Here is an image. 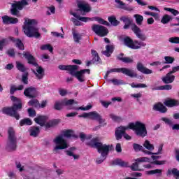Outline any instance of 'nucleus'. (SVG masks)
I'll list each match as a JSON object with an SVG mask.
<instances>
[{
  "instance_id": "1",
  "label": "nucleus",
  "mask_w": 179,
  "mask_h": 179,
  "mask_svg": "<svg viewBox=\"0 0 179 179\" xmlns=\"http://www.w3.org/2000/svg\"><path fill=\"white\" fill-rule=\"evenodd\" d=\"M132 129L137 136L145 138L148 135V130L146 129V124L142 122L137 121L134 123H129L128 126H120L115 130V138L117 141L122 138V136L126 141H131L132 138L131 136L125 133V131Z\"/></svg>"
},
{
  "instance_id": "2",
  "label": "nucleus",
  "mask_w": 179,
  "mask_h": 179,
  "mask_svg": "<svg viewBox=\"0 0 179 179\" xmlns=\"http://www.w3.org/2000/svg\"><path fill=\"white\" fill-rule=\"evenodd\" d=\"M87 145L97 149L99 153L101 154V157L96 159V163L97 164H101L107 159V155H108V152H110V145H106L101 142H99V138H92L90 142L87 143Z\"/></svg>"
},
{
  "instance_id": "3",
  "label": "nucleus",
  "mask_w": 179,
  "mask_h": 179,
  "mask_svg": "<svg viewBox=\"0 0 179 179\" xmlns=\"http://www.w3.org/2000/svg\"><path fill=\"white\" fill-rule=\"evenodd\" d=\"M65 138H73L75 137V133L72 130H66L64 132L63 136H57L54 140L53 143L55 146L53 148L54 153H58L59 150H64V149H68L69 148V144L66 140L64 139Z\"/></svg>"
},
{
  "instance_id": "4",
  "label": "nucleus",
  "mask_w": 179,
  "mask_h": 179,
  "mask_svg": "<svg viewBox=\"0 0 179 179\" xmlns=\"http://www.w3.org/2000/svg\"><path fill=\"white\" fill-rule=\"evenodd\" d=\"M36 24H37V21L36 20L25 19L23 26V31L27 37H36V38L40 37L38 28H37Z\"/></svg>"
},
{
  "instance_id": "5",
  "label": "nucleus",
  "mask_w": 179,
  "mask_h": 179,
  "mask_svg": "<svg viewBox=\"0 0 179 179\" xmlns=\"http://www.w3.org/2000/svg\"><path fill=\"white\" fill-rule=\"evenodd\" d=\"M10 99L13 101V107L11 108H3L2 111L4 114L10 115V117H15L16 120H19L20 116L17 113V110H22V101L20 99L15 96H11Z\"/></svg>"
},
{
  "instance_id": "6",
  "label": "nucleus",
  "mask_w": 179,
  "mask_h": 179,
  "mask_svg": "<svg viewBox=\"0 0 179 179\" xmlns=\"http://www.w3.org/2000/svg\"><path fill=\"white\" fill-rule=\"evenodd\" d=\"M78 6L79 10H77V13H72L71 15L76 17L78 20L81 22H89L90 20H94L93 18L87 17H80L79 13H81L83 16L86 15V13L90 12V6L86 1H80L78 3Z\"/></svg>"
},
{
  "instance_id": "7",
  "label": "nucleus",
  "mask_w": 179,
  "mask_h": 179,
  "mask_svg": "<svg viewBox=\"0 0 179 179\" xmlns=\"http://www.w3.org/2000/svg\"><path fill=\"white\" fill-rule=\"evenodd\" d=\"M24 57L27 59L28 64H30L31 65H33L36 69H31V71L35 75L36 79L41 80L43 78H44V69L43 67L38 66V64H37V62L36 61V59L30 55L29 52H24Z\"/></svg>"
},
{
  "instance_id": "8",
  "label": "nucleus",
  "mask_w": 179,
  "mask_h": 179,
  "mask_svg": "<svg viewBox=\"0 0 179 179\" xmlns=\"http://www.w3.org/2000/svg\"><path fill=\"white\" fill-rule=\"evenodd\" d=\"M16 141L17 138L16 134H15V129L10 127L8 129V141H7L6 146V149L8 152H13V150H16Z\"/></svg>"
},
{
  "instance_id": "9",
  "label": "nucleus",
  "mask_w": 179,
  "mask_h": 179,
  "mask_svg": "<svg viewBox=\"0 0 179 179\" xmlns=\"http://www.w3.org/2000/svg\"><path fill=\"white\" fill-rule=\"evenodd\" d=\"M113 72H117V73H120L121 72L124 75H127V76H129L130 78H136L138 75L135 71L132 69H129L127 68H119V69H110L106 72V76H104L105 79H107L108 78V76L110 73H113Z\"/></svg>"
},
{
  "instance_id": "10",
  "label": "nucleus",
  "mask_w": 179,
  "mask_h": 179,
  "mask_svg": "<svg viewBox=\"0 0 179 179\" xmlns=\"http://www.w3.org/2000/svg\"><path fill=\"white\" fill-rule=\"evenodd\" d=\"M123 41L125 45L129 47V48H132V50H139L142 47H146V43L136 40L132 41L129 37L124 38Z\"/></svg>"
},
{
  "instance_id": "11",
  "label": "nucleus",
  "mask_w": 179,
  "mask_h": 179,
  "mask_svg": "<svg viewBox=\"0 0 179 179\" xmlns=\"http://www.w3.org/2000/svg\"><path fill=\"white\" fill-rule=\"evenodd\" d=\"M21 1H15L12 4V8L10 10L11 15L13 16H17V17H20V14H19V10H22L24 6L28 5L27 0H20Z\"/></svg>"
},
{
  "instance_id": "12",
  "label": "nucleus",
  "mask_w": 179,
  "mask_h": 179,
  "mask_svg": "<svg viewBox=\"0 0 179 179\" xmlns=\"http://www.w3.org/2000/svg\"><path fill=\"white\" fill-rule=\"evenodd\" d=\"M34 121L36 124L41 125V127H44V125H45L46 128H50V127H52L55 124H58V120L46 123L47 117L45 116H38L34 119Z\"/></svg>"
},
{
  "instance_id": "13",
  "label": "nucleus",
  "mask_w": 179,
  "mask_h": 179,
  "mask_svg": "<svg viewBox=\"0 0 179 179\" xmlns=\"http://www.w3.org/2000/svg\"><path fill=\"white\" fill-rule=\"evenodd\" d=\"M78 69H73V71H71V76H75L76 79L79 82H85V73L90 74V69H83L80 71H76Z\"/></svg>"
},
{
  "instance_id": "14",
  "label": "nucleus",
  "mask_w": 179,
  "mask_h": 179,
  "mask_svg": "<svg viewBox=\"0 0 179 179\" xmlns=\"http://www.w3.org/2000/svg\"><path fill=\"white\" fill-rule=\"evenodd\" d=\"M92 31L94 33L96 34L99 37H105L108 34V29L106 27L101 25L94 24L92 26Z\"/></svg>"
},
{
  "instance_id": "15",
  "label": "nucleus",
  "mask_w": 179,
  "mask_h": 179,
  "mask_svg": "<svg viewBox=\"0 0 179 179\" xmlns=\"http://www.w3.org/2000/svg\"><path fill=\"white\" fill-rule=\"evenodd\" d=\"M150 159L146 157H143L140 158H137L134 159V163L130 166L131 170L133 171H141V169H139V163H145L147 162H149Z\"/></svg>"
},
{
  "instance_id": "16",
  "label": "nucleus",
  "mask_w": 179,
  "mask_h": 179,
  "mask_svg": "<svg viewBox=\"0 0 179 179\" xmlns=\"http://www.w3.org/2000/svg\"><path fill=\"white\" fill-rule=\"evenodd\" d=\"M131 30L134 31V34H136V37L139 38V40H141V41H145V40L148 38L146 35L142 33V30H141V29L136 26V24H134L131 25Z\"/></svg>"
},
{
  "instance_id": "17",
  "label": "nucleus",
  "mask_w": 179,
  "mask_h": 179,
  "mask_svg": "<svg viewBox=\"0 0 179 179\" xmlns=\"http://www.w3.org/2000/svg\"><path fill=\"white\" fill-rule=\"evenodd\" d=\"M24 94L29 99H34L37 97V90L33 87H29L24 90Z\"/></svg>"
},
{
  "instance_id": "18",
  "label": "nucleus",
  "mask_w": 179,
  "mask_h": 179,
  "mask_svg": "<svg viewBox=\"0 0 179 179\" xmlns=\"http://www.w3.org/2000/svg\"><path fill=\"white\" fill-rule=\"evenodd\" d=\"M136 69L139 72H141V73H143L144 75H150L151 73H153V71L143 66V64L142 62H138L136 65Z\"/></svg>"
},
{
  "instance_id": "19",
  "label": "nucleus",
  "mask_w": 179,
  "mask_h": 179,
  "mask_svg": "<svg viewBox=\"0 0 179 179\" xmlns=\"http://www.w3.org/2000/svg\"><path fill=\"white\" fill-rule=\"evenodd\" d=\"M1 19L4 24H15L19 22L17 18L9 17L8 15L3 16Z\"/></svg>"
},
{
  "instance_id": "20",
  "label": "nucleus",
  "mask_w": 179,
  "mask_h": 179,
  "mask_svg": "<svg viewBox=\"0 0 179 179\" xmlns=\"http://www.w3.org/2000/svg\"><path fill=\"white\" fill-rule=\"evenodd\" d=\"M60 71H69L70 75L72 73L73 69H79L78 65H59L58 66Z\"/></svg>"
},
{
  "instance_id": "21",
  "label": "nucleus",
  "mask_w": 179,
  "mask_h": 179,
  "mask_svg": "<svg viewBox=\"0 0 179 179\" xmlns=\"http://www.w3.org/2000/svg\"><path fill=\"white\" fill-rule=\"evenodd\" d=\"M174 79H176V76L169 71L165 77L162 78V81L164 83L166 84L173 83L174 82Z\"/></svg>"
},
{
  "instance_id": "22",
  "label": "nucleus",
  "mask_w": 179,
  "mask_h": 179,
  "mask_svg": "<svg viewBox=\"0 0 179 179\" xmlns=\"http://www.w3.org/2000/svg\"><path fill=\"white\" fill-rule=\"evenodd\" d=\"M120 20L124 23L123 29H129V26H131V23H132V20L128 16H122L120 17Z\"/></svg>"
},
{
  "instance_id": "23",
  "label": "nucleus",
  "mask_w": 179,
  "mask_h": 179,
  "mask_svg": "<svg viewBox=\"0 0 179 179\" xmlns=\"http://www.w3.org/2000/svg\"><path fill=\"white\" fill-rule=\"evenodd\" d=\"M164 104L166 107H177V106H179V101L177 99H168L164 102Z\"/></svg>"
},
{
  "instance_id": "24",
  "label": "nucleus",
  "mask_w": 179,
  "mask_h": 179,
  "mask_svg": "<svg viewBox=\"0 0 179 179\" xmlns=\"http://www.w3.org/2000/svg\"><path fill=\"white\" fill-rule=\"evenodd\" d=\"M72 34L73 41L76 42V44H79V43H80V40H82V34H79V32H78L75 29H72Z\"/></svg>"
},
{
  "instance_id": "25",
  "label": "nucleus",
  "mask_w": 179,
  "mask_h": 179,
  "mask_svg": "<svg viewBox=\"0 0 179 179\" xmlns=\"http://www.w3.org/2000/svg\"><path fill=\"white\" fill-rule=\"evenodd\" d=\"M76 150V148L71 147L69 150H66L65 152H66V155H67V156L73 157L74 160H78V159H79V155H76L73 152Z\"/></svg>"
},
{
  "instance_id": "26",
  "label": "nucleus",
  "mask_w": 179,
  "mask_h": 179,
  "mask_svg": "<svg viewBox=\"0 0 179 179\" xmlns=\"http://www.w3.org/2000/svg\"><path fill=\"white\" fill-rule=\"evenodd\" d=\"M113 51H114V46L111 45H107L106 46V50L102 52L103 55L106 57H110L111 54H113Z\"/></svg>"
},
{
  "instance_id": "27",
  "label": "nucleus",
  "mask_w": 179,
  "mask_h": 179,
  "mask_svg": "<svg viewBox=\"0 0 179 179\" xmlns=\"http://www.w3.org/2000/svg\"><path fill=\"white\" fill-rule=\"evenodd\" d=\"M154 110H155V111H159V113H163L167 112V108H166V106H164L162 103L155 104L154 106Z\"/></svg>"
},
{
  "instance_id": "28",
  "label": "nucleus",
  "mask_w": 179,
  "mask_h": 179,
  "mask_svg": "<svg viewBox=\"0 0 179 179\" xmlns=\"http://www.w3.org/2000/svg\"><path fill=\"white\" fill-rule=\"evenodd\" d=\"M10 40L13 41V43H15L16 46L17 48H19V50H24V46L23 45V43H22V41L20 39H15L13 37H10Z\"/></svg>"
},
{
  "instance_id": "29",
  "label": "nucleus",
  "mask_w": 179,
  "mask_h": 179,
  "mask_svg": "<svg viewBox=\"0 0 179 179\" xmlns=\"http://www.w3.org/2000/svg\"><path fill=\"white\" fill-rule=\"evenodd\" d=\"M173 176L176 178H179V171L178 169L173 168V169H169L167 171V176Z\"/></svg>"
},
{
  "instance_id": "30",
  "label": "nucleus",
  "mask_w": 179,
  "mask_h": 179,
  "mask_svg": "<svg viewBox=\"0 0 179 179\" xmlns=\"http://www.w3.org/2000/svg\"><path fill=\"white\" fill-rule=\"evenodd\" d=\"M30 136L36 138L40 134V129L38 127H32L29 129Z\"/></svg>"
},
{
  "instance_id": "31",
  "label": "nucleus",
  "mask_w": 179,
  "mask_h": 179,
  "mask_svg": "<svg viewBox=\"0 0 179 179\" xmlns=\"http://www.w3.org/2000/svg\"><path fill=\"white\" fill-rule=\"evenodd\" d=\"M117 8L120 9H126V10H132V9H129L125 7V3H123L121 0H115Z\"/></svg>"
},
{
  "instance_id": "32",
  "label": "nucleus",
  "mask_w": 179,
  "mask_h": 179,
  "mask_svg": "<svg viewBox=\"0 0 179 179\" xmlns=\"http://www.w3.org/2000/svg\"><path fill=\"white\" fill-rule=\"evenodd\" d=\"M115 164H118V166H120L121 167H129V164L127 162L120 159H115Z\"/></svg>"
},
{
  "instance_id": "33",
  "label": "nucleus",
  "mask_w": 179,
  "mask_h": 179,
  "mask_svg": "<svg viewBox=\"0 0 179 179\" xmlns=\"http://www.w3.org/2000/svg\"><path fill=\"white\" fill-rule=\"evenodd\" d=\"M108 20L113 26H118L120 24V21L117 20V18L114 15L108 17Z\"/></svg>"
},
{
  "instance_id": "34",
  "label": "nucleus",
  "mask_w": 179,
  "mask_h": 179,
  "mask_svg": "<svg viewBox=\"0 0 179 179\" xmlns=\"http://www.w3.org/2000/svg\"><path fill=\"white\" fill-rule=\"evenodd\" d=\"M152 89V90H171V89H173V86H171V85H166Z\"/></svg>"
},
{
  "instance_id": "35",
  "label": "nucleus",
  "mask_w": 179,
  "mask_h": 179,
  "mask_svg": "<svg viewBox=\"0 0 179 179\" xmlns=\"http://www.w3.org/2000/svg\"><path fill=\"white\" fill-rule=\"evenodd\" d=\"M108 82L109 83H113L115 86H118L120 85H124V82L122 80H118L117 78L109 79L108 80Z\"/></svg>"
},
{
  "instance_id": "36",
  "label": "nucleus",
  "mask_w": 179,
  "mask_h": 179,
  "mask_svg": "<svg viewBox=\"0 0 179 179\" xmlns=\"http://www.w3.org/2000/svg\"><path fill=\"white\" fill-rule=\"evenodd\" d=\"M143 146L145 148V149H148V150H155V145L151 144L150 142L148 140L145 141Z\"/></svg>"
},
{
  "instance_id": "37",
  "label": "nucleus",
  "mask_w": 179,
  "mask_h": 179,
  "mask_svg": "<svg viewBox=\"0 0 179 179\" xmlns=\"http://www.w3.org/2000/svg\"><path fill=\"white\" fill-rule=\"evenodd\" d=\"M29 106H32L33 107H36V108H40V103L37 99H31L28 102Z\"/></svg>"
},
{
  "instance_id": "38",
  "label": "nucleus",
  "mask_w": 179,
  "mask_h": 179,
  "mask_svg": "<svg viewBox=\"0 0 179 179\" xmlns=\"http://www.w3.org/2000/svg\"><path fill=\"white\" fill-rule=\"evenodd\" d=\"M100 117V114L97 112H90V120H94V121H97Z\"/></svg>"
},
{
  "instance_id": "39",
  "label": "nucleus",
  "mask_w": 179,
  "mask_h": 179,
  "mask_svg": "<svg viewBox=\"0 0 179 179\" xmlns=\"http://www.w3.org/2000/svg\"><path fill=\"white\" fill-rule=\"evenodd\" d=\"M134 17L136 19V23L141 26L142 24V22H143V16L139 15V14H135L134 15Z\"/></svg>"
},
{
  "instance_id": "40",
  "label": "nucleus",
  "mask_w": 179,
  "mask_h": 179,
  "mask_svg": "<svg viewBox=\"0 0 179 179\" xmlns=\"http://www.w3.org/2000/svg\"><path fill=\"white\" fill-rule=\"evenodd\" d=\"M173 20V17H171L170 15H164L162 17L161 22L163 23V24H167V23H169V22H170V20Z\"/></svg>"
},
{
  "instance_id": "41",
  "label": "nucleus",
  "mask_w": 179,
  "mask_h": 179,
  "mask_svg": "<svg viewBox=\"0 0 179 179\" xmlns=\"http://www.w3.org/2000/svg\"><path fill=\"white\" fill-rule=\"evenodd\" d=\"M63 107H64V102L62 100L55 101V110H62Z\"/></svg>"
},
{
  "instance_id": "42",
  "label": "nucleus",
  "mask_w": 179,
  "mask_h": 179,
  "mask_svg": "<svg viewBox=\"0 0 179 179\" xmlns=\"http://www.w3.org/2000/svg\"><path fill=\"white\" fill-rule=\"evenodd\" d=\"M33 122H31V120L27 118L21 120L20 122V125L21 127H23V125H31Z\"/></svg>"
},
{
  "instance_id": "43",
  "label": "nucleus",
  "mask_w": 179,
  "mask_h": 179,
  "mask_svg": "<svg viewBox=\"0 0 179 179\" xmlns=\"http://www.w3.org/2000/svg\"><path fill=\"white\" fill-rule=\"evenodd\" d=\"M16 68L18 69V71H20V72H24V71H26V67H24V65L20 62H16Z\"/></svg>"
},
{
  "instance_id": "44",
  "label": "nucleus",
  "mask_w": 179,
  "mask_h": 179,
  "mask_svg": "<svg viewBox=\"0 0 179 179\" xmlns=\"http://www.w3.org/2000/svg\"><path fill=\"white\" fill-rule=\"evenodd\" d=\"M130 86L133 88H145L148 87V85L146 84H142V83H138V84H135L134 83L130 84Z\"/></svg>"
},
{
  "instance_id": "45",
  "label": "nucleus",
  "mask_w": 179,
  "mask_h": 179,
  "mask_svg": "<svg viewBox=\"0 0 179 179\" xmlns=\"http://www.w3.org/2000/svg\"><path fill=\"white\" fill-rule=\"evenodd\" d=\"M145 15H148V16H152V17H155L156 20H157V19L160 17V15L158 13L153 12L145 11Z\"/></svg>"
},
{
  "instance_id": "46",
  "label": "nucleus",
  "mask_w": 179,
  "mask_h": 179,
  "mask_svg": "<svg viewBox=\"0 0 179 179\" xmlns=\"http://www.w3.org/2000/svg\"><path fill=\"white\" fill-rule=\"evenodd\" d=\"M63 105L64 106H72V104H73V103H75V100L73 99H63Z\"/></svg>"
},
{
  "instance_id": "47",
  "label": "nucleus",
  "mask_w": 179,
  "mask_h": 179,
  "mask_svg": "<svg viewBox=\"0 0 179 179\" xmlns=\"http://www.w3.org/2000/svg\"><path fill=\"white\" fill-rule=\"evenodd\" d=\"M41 50H48V51H50V52H52L54 48H52V46H51V45L50 44H46V45H43L41 47Z\"/></svg>"
},
{
  "instance_id": "48",
  "label": "nucleus",
  "mask_w": 179,
  "mask_h": 179,
  "mask_svg": "<svg viewBox=\"0 0 179 179\" xmlns=\"http://www.w3.org/2000/svg\"><path fill=\"white\" fill-rule=\"evenodd\" d=\"M165 10H167L168 12H171L173 16H177V15H179L178 10L174 9V8H165Z\"/></svg>"
},
{
  "instance_id": "49",
  "label": "nucleus",
  "mask_w": 179,
  "mask_h": 179,
  "mask_svg": "<svg viewBox=\"0 0 179 179\" xmlns=\"http://www.w3.org/2000/svg\"><path fill=\"white\" fill-rule=\"evenodd\" d=\"M169 42L171 44H179V37H171L169 38Z\"/></svg>"
},
{
  "instance_id": "50",
  "label": "nucleus",
  "mask_w": 179,
  "mask_h": 179,
  "mask_svg": "<svg viewBox=\"0 0 179 179\" xmlns=\"http://www.w3.org/2000/svg\"><path fill=\"white\" fill-rule=\"evenodd\" d=\"M165 64H173L174 62V57H170V56H165Z\"/></svg>"
},
{
  "instance_id": "51",
  "label": "nucleus",
  "mask_w": 179,
  "mask_h": 179,
  "mask_svg": "<svg viewBox=\"0 0 179 179\" xmlns=\"http://www.w3.org/2000/svg\"><path fill=\"white\" fill-rule=\"evenodd\" d=\"M96 121L99 122L100 127H105V125H106V120H104L101 115H100L99 118H98Z\"/></svg>"
},
{
  "instance_id": "52",
  "label": "nucleus",
  "mask_w": 179,
  "mask_h": 179,
  "mask_svg": "<svg viewBox=\"0 0 179 179\" xmlns=\"http://www.w3.org/2000/svg\"><path fill=\"white\" fill-rule=\"evenodd\" d=\"M110 118H111V120H113V121H115V122H120V121H121V118L114 114H110Z\"/></svg>"
},
{
  "instance_id": "53",
  "label": "nucleus",
  "mask_w": 179,
  "mask_h": 179,
  "mask_svg": "<svg viewBox=\"0 0 179 179\" xmlns=\"http://www.w3.org/2000/svg\"><path fill=\"white\" fill-rule=\"evenodd\" d=\"M95 20H96L97 22H99L101 24H104L105 26H108V24H110L108 23V22L105 21L104 20L101 19V18H96Z\"/></svg>"
},
{
  "instance_id": "54",
  "label": "nucleus",
  "mask_w": 179,
  "mask_h": 179,
  "mask_svg": "<svg viewBox=\"0 0 179 179\" xmlns=\"http://www.w3.org/2000/svg\"><path fill=\"white\" fill-rule=\"evenodd\" d=\"M16 168L19 170V171L22 172L24 171V166H22V164L20 162H16L15 163Z\"/></svg>"
},
{
  "instance_id": "55",
  "label": "nucleus",
  "mask_w": 179,
  "mask_h": 179,
  "mask_svg": "<svg viewBox=\"0 0 179 179\" xmlns=\"http://www.w3.org/2000/svg\"><path fill=\"white\" fill-rule=\"evenodd\" d=\"M122 62H125L126 64H132V62H134V59L131 57H124V59H122Z\"/></svg>"
},
{
  "instance_id": "56",
  "label": "nucleus",
  "mask_w": 179,
  "mask_h": 179,
  "mask_svg": "<svg viewBox=\"0 0 179 179\" xmlns=\"http://www.w3.org/2000/svg\"><path fill=\"white\" fill-rule=\"evenodd\" d=\"M162 170L161 169H155L152 171H149L148 172V174H162Z\"/></svg>"
},
{
  "instance_id": "57",
  "label": "nucleus",
  "mask_w": 179,
  "mask_h": 179,
  "mask_svg": "<svg viewBox=\"0 0 179 179\" xmlns=\"http://www.w3.org/2000/svg\"><path fill=\"white\" fill-rule=\"evenodd\" d=\"M22 82L24 85H27L29 83V78H27V74H24L22 76Z\"/></svg>"
},
{
  "instance_id": "58",
  "label": "nucleus",
  "mask_w": 179,
  "mask_h": 179,
  "mask_svg": "<svg viewBox=\"0 0 179 179\" xmlns=\"http://www.w3.org/2000/svg\"><path fill=\"white\" fill-rule=\"evenodd\" d=\"M92 108V105H87L86 107H79L74 108L75 110H82L83 111H86L87 110H90Z\"/></svg>"
},
{
  "instance_id": "59",
  "label": "nucleus",
  "mask_w": 179,
  "mask_h": 179,
  "mask_svg": "<svg viewBox=\"0 0 179 179\" xmlns=\"http://www.w3.org/2000/svg\"><path fill=\"white\" fill-rule=\"evenodd\" d=\"M80 138L81 141L83 142L85 141V139H90L92 138V136H89L87 137V136H86V134H85L83 133H80Z\"/></svg>"
},
{
  "instance_id": "60",
  "label": "nucleus",
  "mask_w": 179,
  "mask_h": 179,
  "mask_svg": "<svg viewBox=\"0 0 179 179\" xmlns=\"http://www.w3.org/2000/svg\"><path fill=\"white\" fill-rule=\"evenodd\" d=\"M28 113L29 117H36V110H34V109L29 108Z\"/></svg>"
},
{
  "instance_id": "61",
  "label": "nucleus",
  "mask_w": 179,
  "mask_h": 179,
  "mask_svg": "<svg viewBox=\"0 0 179 179\" xmlns=\"http://www.w3.org/2000/svg\"><path fill=\"white\" fill-rule=\"evenodd\" d=\"M101 104H102L103 106L105 107V108H108L110 104H111V101H100Z\"/></svg>"
},
{
  "instance_id": "62",
  "label": "nucleus",
  "mask_w": 179,
  "mask_h": 179,
  "mask_svg": "<svg viewBox=\"0 0 179 179\" xmlns=\"http://www.w3.org/2000/svg\"><path fill=\"white\" fill-rule=\"evenodd\" d=\"M134 150L138 152V150H142V149H143V147L138 144H134Z\"/></svg>"
},
{
  "instance_id": "63",
  "label": "nucleus",
  "mask_w": 179,
  "mask_h": 179,
  "mask_svg": "<svg viewBox=\"0 0 179 179\" xmlns=\"http://www.w3.org/2000/svg\"><path fill=\"white\" fill-rule=\"evenodd\" d=\"M51 34H52L54 37H61V38H64V34L59 32H51Z\"/></svg>"
},
{
  "instance_id": "64",
  "label": "nucleus",
  "mask_w": 179,
  "mask_h": 179,
  "mask_svg": "<svg viewBox=\"0 0 179 179\" xmlns=\"http://www.w3.org/2000/svg\"><path fill=\"white\" fill-rule=\"evenodd\" d=\"M175 156L177 162H179V149L178 148H175Z\"/></svg>"
}]
</instances>
